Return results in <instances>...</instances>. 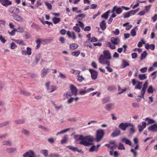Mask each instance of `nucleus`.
Returning a JSON list of instances; mask_svg holds the SVG:
<instances>
[{"instance_id": "de8ad7c7", "label": "nucleus", "mask_w": 157, "mask_h": 157, "mask_svg": "<svg viewBox=\"0 0 157 157\" xmlns=\"http://www.w3.org/2000/svg\"><path fill=\"white\" fill-rule=\"evenodd\" d=\"M69 128H67V129H64L63 130H62V131H60V132H59L57 134V135L59 134H61L65 133L66 132H67V131H68L69 130Z\"/></svg>"}, {"instance_id": "4be33fe9", "label": "nucleus", "mask_w": 157, "mask_h": 157, "mask_svg": "<svg viewBox=\"0 0 157 157\" xmlns=\"http://www.w3.org/2000/svg\"><path fill=\"white\" fill-rule=\"evenodd\" d=\"M121 141L124 142L126 144H128L130 146H132V144L131 141L126 138H123L121 140Z\"/></svg>"}, {"instance_id": "393cba45", "label": "nucleus", "mask_w": 157, "mask_h": 157, "mask_svg": "<svg viewBox=\"0 0 157 157\" xmlns=\"http://www.w3.org/2000/svg\"><path fill=\"white\" fill-rule=\"evenodd\" d=\"M78 47V44L75 43H72L70 44V48L71 50H75Z\"/></svg>"}, {"instance_id": "0eeeda50", "label": "nucleus", "mask_w": 157, "mask_h": 157, "mask_svg": "<svg viewBox=\"0 0 157 157\" xmlns=\"http://www.w3.org/2000/svg\"><path fill=\"white\" fill-rule=\"evenodd\" d=\"M117 144L114 141H111L109 144V148L110 147L111 149H116L117 147Z\"/></svg>"}, {"instance_id": "f3484780", "label": "nucleus", "mask_w": 157, "mask_h": 157, "mask_svg": "<svg viewBox=\"0 0 157 157\" xmlns=\"http://www.w3.org/2000/svg\"><path fill=\"white\" fill-rule=\"evenodd\" d=\"M49 70L48 68L46 69L45 68L42 70L41 72V76L42 78L44 77L46 75Z\"/></svg>"}, {"instance_id": "0e129e2a", "label": "nucleus", "mask_w": 157, "mask_h": 157, "mask_svg": "<svg viewBox=\"0 0 157 157\" xmlns=\"http://www.w3.org/2000/svg\"><path fill=\"white\" fill-rule=\"evenodd\" d=\"M49 157H59V156L58 154L52 153L49 155Z\"/></svg>"}, {"instance_id": "ddd939ff", "label": "nucleus", "mask_w": 157, "mask_h": 157, "mask_svg": "<svg viewBox=\"0 0 157 157\" xmlns=\"http://www.w3.org/2000/svg\"><path fill=\"white\" fill-rule=\"evenodd\" d=\"M121 131L118 129L115 130L111 134V136L113 137H115L119 136L121 134Z\"/></svg>"}, {"instance_id": "9d476101", "label": "nucleus", "mask_w": 157, "mask_h": 157, "mask_svg": "<svg viewBox=\"0 0 157 157\" xmlns=\"http://www.w3.org/2000/svg\"><path fill=\"white\" fill-rule=\"evenodd\" d=\"M67 35L69 38H71L73 40H75L76 37L75 33L73 32L68 31Z\"/></svg>"}, {"instance_id": "6ab92c4d", "label": "nucleus", "mask_w": 157, "mask_h": 157, "mask_svg": "<svg viewBox=\"0 0 157 157\" xmlns=\"http://www.w3.org/2000/svg\"><path fill=\"white\" fill-rule=\"evenodd\" d=\"M23 157H33V152L32 151H28L23 155Z\"/></svg>"}, {"instance_id": "1a4fd4ad", "label": "nucleus", "mask_w": 157, "mask_h": 157, "mask_svg": "<svg viewBox=\"0 0 157 157\" xmlns=\"http://www.w3.org/2000/svg\"><path fill=\"white\" fill-rule=\"evenodd\" d=\"M110 41L112 43L116 45H117L120 42V39L117 37H111Z\"/></svg>"}, {"instance_id": "c9c22d12", "label": "nucleus", "mask_w": 157, "mask_h": 157, "mask_svg": "<svg viewBox=\"0 0 157 157\" xmlns=\"http://www.w3.org/2000/svg\"><path fill=\"white\" fill-rule=\"evenodd\" d=\"M139 78L141 80H143L146 79L147 78V76L145 74H140L138 75Z\"/></svg>"}, {"instance_id": "79ce46f5", "label": "nucleus", "mask_w": 157, "mask_h": 157, "mask_svg": "<svg viewBox=\"0 0 157 157\" xmlns=\"http://www.w3.org/2000/svg\"><path fill=\"white\" fill-rule=\"evenodd\" d=\"M136 82H138V84L135 86V89H138L139 90H140L141 89V85L142 84V82H140L138 81Z\"/></svg>"}, {"instance_id": "c03bdc74", "label": "nucleus", "mask_w": 157, "mask_h": 157, "mask_svg": "<svg viewBox=\"0 0 157 157\" xmlns=\"http://www.w3.org/2000/svg\"><path fill=\"white\" fill-rule=\"evenodd\" d=\"M129 12H126L123 14V17L124 18H127L130 16Z\"/></svg>"}, {"instance_id": "6e6552de", "label": "nucleus", "mask_w": 157, "mask_h": 157, "mask_svg": "<svg viewBox=\"0 0 157 157\" xmlns=\"http://www.w3.org/2000/svg\"><path fill=\"white\" fill-rule=\"evenodd\" d=\"M70 89L73 94L75 96L77 95V90L76 86L72 84L70 86Z\"/></svg>"}, {"instance_id": "412c9836", "label": "nucleus", "mask_w": 157, "mask_h": 157, "mask_svg": "<svg viewBox=\"0 0 157 157\" xmlns=\"http://www.w3.org/2000/svg\"><path fill=\"white\" fill-rule=\"evenodd\" d=\"M145 48L147 49H150L153 50L155 49V46L153 44H147L145 45Z\"/></svg>"}, {"instance_id": "3c124183", "label": "nucleus", "mask_w": 157, "mask_h": 157, "mask_svg": "<svg viewBox=\"0 0 157 157\" xmlns=\"http://www.w3.org/2000/svg\"><path fill=\"white\" fill-rule=\"evenodd\" d=\"M67 140V138L66 136H65L61 140V143L63 144L66 142Z\"/></svg>"}, {"instance_id": "4c0bfd02", "label": "nucleus", "mask_w": 157, "mask_h": 157, "mask_svg": "<svg viewBox=\"0 0 157 157\" xmlns=\"http://www.w3.org/2000/svg\"><path fill=\"white\" fill-rule=\"evenodd\" d=\"M77 80L78 81L80 82H82V81L84 80V78L82 76H80L79 75V73L78 75L77 76Z\"/></svg>"}, {"instance_id": "20e7f679", "label": "nucleus", "mask_w": 157, "mask_h": 157, "mask_svg": "<svg viewBox=\"0 0 157 157\" xmlns=\"http://www.w3.org/2000/svg\"><path fill=\"white\" fill-rule=\"evenodd\" d=\"M123 10L121 7H118L117 6H115L113 7L112 10V12L114 13L115 12L117 14H119L122 12Z\"/></svg>"}, {"instance_id": "864d4df0", "label": "nucleus", "mask_w": 157, "mask_h": 157, "mask_svg": "<svg viewBox=\"0 0 157 157\" xmlns=\"http://www.w3.org/2000/svg\"><path fill=\"white\" fill-rule=\"evenodd\" d=\"M135 128L133 125H132L129 130V132L130 133H133L135 132Z\"/></svg>"}, {"instance_id": "f704fd0d", "label": "nucleus", "mask_w": 157, "mask_h": 157, "mask_svg": "<svg viewBox=\"0 0 157 157\" xmlns=\"http://www.w3.org/2000/svg\"><path fill=\"white\" fill-rule=\"evenodd\" d=\"M139 10V9H137L135 10H132L129 11V13L130 14V16L132 15H135L136 13L137 12H138Z\"/></svg>"}, {"instance_id": "6e6d98bb", "label": "nucleus", "mask_w": 157, "mask_h": 157, "mask_svg": "<svg viewBox=\"0 0 157 157\" xmlns=\"http://www.w3.org/2000/svg\"><path fill=\"white\" fill-rule=\"evenodd\" d=\"M153 90L152 86H150L147 89V92L149 93H152Z\"/></svg>"}, {"instance_id": "39448f33", "label": "nucleus", "mask_w": 157, "mask_h": 157, "mask_svg": "<svg viewBox=\"0 0 157 157\" xmlns=\"http://www.w3.org/2000/svg\"><path fill=\"white\" fill-rule=\"evenodd\" d=\"M91 74V76L92 79L95 80L97 78L98 72L95 70L90 69L89 70Z\"/></svg>"}, {"instance_id": "423d86ee", "label": "nucleus", "mask_w": 157, "mask_h": 157, "mask_svg": "<svg viewBox=\"0 0 157 157\" xmlns=\"http://www.w3.org/2000/svg\"><path fill=\"white\" fill-rule=\"evenodd\" d=\"M130 124L128 123H121L119 126V128L121 130L124 131L126 130V128Z\"/></svg>"}, {"instance_id": "f257e3e1", "label": "nucleus", "mask_w": 157, "mask_h": 157, "mask_svg": "<svg viewBox=\"0 0 157 157\" xmlns=\"http://www.w3.org/2000/svg\"><path fill=\"white\" fill-rule=\"evenodd\" d=\"M78 139L81 140L79 144H83L85 146H88L93 144V139L88 137L86 136L84 137L83 136H80Z\"/></svg>"}, {"instance_id": "49530a36", "label": "nucleus", "mask_w": 157, "mask_h": 157, "mask_svg": "<svg viewBox=\"0 0 157 157\" xmlns=\"http://www.w3.org/2000/svg\"><path fill=\"white\" fill-rule=\"evenodd\" d=\"M108 17V11H107L105 13L101 15V18H104L105 19H107Z\"/></svg>"}, {"instance_id": "5701e85b", "label": "nucleus", "mask_w": 157, "mask_h": 157, "mask_svg": "<svg viewBox=\"0 0 157 157\" xmlns=\"http://www.w3.org/2000/svg\"><path fill=\"white\" fill-rule=\"evenodd\" d=\"M110 155L111 156H113L114 157H118L119 155V153L117 151H109Z\"/></svg>"}, {"instance_id": "f03ea898", "label": "nucleus", "mask_w": 157, "mask_h": 157, "mask_svg": "<svg viewBox=\"0 0 157 157\" xmlns=\"http://www.w3.org/2000/svg\"><path fill=\"white\" fill-rule=\"evenodd\" d=\"M99 63L103 64H108V50L103 52V55H101L99 58Z\"/></svg>"}, {"instance_id": "09e8293b", "label": "nucleus", "mask_w": 157, "mask_h": 157, "mask_svg": "<svg viewBox=\"0 0 157 157\" xmlns=\"http://www.w3.org/2000/svg\"><path fill=\"white\" fill-rule=\"evenodd\" d=\"M60 33L61 34L64 35L65 34H67V31L65 29H62L60 30Z\"/></svg>"}, {"instance_id": "5fc2aeb1", "label": "nucleus", "mask_w": 157, "mask_h": 157, "mask_svg": "<svg viewBox=\"0 0 157 157\" xmlns=\"http://www.w3.org/2000/svg\"><path fill=\"white\" fill-rule=\"evenodd\" d=\"M3 145H8L10 146H11V144L10 143V142L9 141H4L3 142Z\"/></svg>"}, {"instance_id": "13d9d810", "label": "nucleus", "mask_w": 157, "mask_h": 157, "mask_svg": "<svg viewBox=\"0 0 157 157\" xmlns=\"http://www.w3.org/2000/svg\"><path fill=\"white\" fill-rule=\"evenodd\" d=\"M141 41H142V42H139L138 44V45H137L138 47L139 48H140L142 47V44H145V41H144L143 40H142V39L141 40Z\"/></svg>"}, {"instance_id": "4d7b16f0", "label": "nucleus", "mask_w": 157, "mask_h": 157, "mask_svg": "<svg viewBox=\"0 0 157 157\" xmlns=\"http://www.w3.org/2000/svg\"><path fill=\"white\" fill-rule=\"evenodd\" d=\"M131 34L132 36H135L136 35V31L135 29H132L131 31Z\"/></svg>"}, {"instance_id": "680f3d73", "label": "nucleus", "mask_w": 157, "mask_h": 157, "mask_svg": "<svg viewBox=\"0 0 157 157\" xmlns=\"http://www.w3.org/2000/svg\"><path fill=\"white\" fill-rule=\"evenodd\" d=\"M22 132L24 134L28 136L29 135V132L28 131L25 129H23L22 131Z\"/></svg>"}, {"instance_id": "b1692460", "label": "nucleus", "mask_w": 157, "mask_h": 157, "mask_svg": "<svg viewBox=\"0 0 157 157\" xmlns=\"http://www.w3.org/2000/svg\"><path fill=\"white\" fill-rule=\"evenodd\" d=\"M100 28L101 29L104 30L106 28V23L105 22V21H103L102 22H101L100 23Z\"/></svg>"}, {"instance_id": "c756f323", "label": "nucleus", "mask_w": 157, "mask_h": 157, "mask_svg": "<svg viewBox=\"0 0 157 157\" xmlns=\"http://www.w3.org/2000/svg\"><path fill=\"white\" fill-rule=\"evenodd\" d=\"M13 40L16 43L19 44L25 45L24 41L21 40Z\"/></svg>"}, {"instance_id": "dca6fc26", "label": "nucleus", "mask_w": 157, "mask_h": 157, "mask_svg": "<svg viewBox=\"0 0 157 157\" xmlns=\"http://www.w3.org/2000/svg\"><path fill=\"white\" fill-rule=\"evenodd\" d=\"M150 131H157V124H154L151 125L148 128Z\"/></svg>"}, {"instance_id": "e2e57ef3", "label": "nucleus", "mask_w": 157, "mask_h": 157, "mask_svg": "<svg viewBox=\"0 0 157 157\" xmlns=\"http://www.w3.org/2000/svg\"><path fill=\"white\" fill-rule=\"evenodd\" d=\"M53 105L55 107V108L56 109V110H58L59 109L62 108L63 107L62 105H59L58 106H57L56 104H55L54 103H53Z\"/></svg>"}, {"instance_id": "052dcab7", "label": "nucleus", "mask_w": 157, "mask_h": 157, "mask_svg": "<svg viewBox=\"0 0 157 157\" xmlns=\"http://www.w3.org/2000/svg\"><path fill=\"white\" fill-rule=\"evenodd\" d=\"M146 89L142 88L141 91V96H140V97H144V94L146 92Z\"/></svg>"}, {"instance_id": "7c9ffc66", "label": "nucleus", "mask_w": 157, "mask_h": 157, "mask_svg": "<svg viewBox=\"0 0 157 157\" xmlns=\"http://www.w3.org/2000/svg\"><path fill=\"white\" fill-rule=\"evenodd\" d=\"M98 151L97 147H96V146L95 145L93 146L89 149V151L90 152H93L94 151Z\"/></svg>"}, {"instance_id": "774afa93", "label": "nucleus", "mask_w": 157, "mask_h": 157, "mask_svg": "<svg viewBox=\"0 0 157 157\" xmlns=\"http://www.w3.org/2000/svg\"><path fill=\"white\" fill-rule=\"evenodd\" d=\"M147 70V68L146 67L142 68L140 69V71L142 73L146 72Z\"/></svg>"}, {"instance_id": "cd10ccee", "label": "nucleus", "mask_w": 157, "mask_h": 157, "mask_svg": "<svg viewBox=\"0 0 157 157\" xmlns=\"http://www.w3.org/2000/svg\"><path fill=\"white\" fill-rule=\"evenodd\" d=\"M52 20L54 24H56L60 21V19L59 18L54 17L52 18Z\"/></svg>"}, {"instance_id": "bb28decb", "label": "nucleus", "mask_w": 157, "mask_h": 157, "mask_svg": "<svg viewBox=\"0 0 157 157\" xmlns=\"http://www.w3.org/2000/svg\"><path fill=\"white\" fill-rule=\"evenodd\" d=\"M127 89L125 88L124 89H122L121 88V87L120 86H118V92L117 93L118 94H120L123 92L125 91Z\"/></svg>"}, {"instance_id": "ea45409f", "label": "nucleus", "mask_w": 157, "mask_h": 157, "mask_svg": "<svg viewBox=\"0 0 157 157\" xmlns=\"http://www.w3.org/2000/svg\"><path fill=\"white\" fill-rule=\"evenodd\" d=\"M73 29L78 33L80 32L81 29L78 26H74L73 28Z\"/></svg>"}, {"instance_id": "bf43d9fd", "label": "nucleus", "mask_w": 157, "mask_h": 157, "mask_svg": "<svg viewBox=\"0 0 157 157\" xmlns=\"http://www.w3.org/2000/svg\"><path fill=\"white\" fill-rule=\"evenodd\" d=\"M46 5L47 8L49 10H51L52 9V6L48 2H46L45 3Z\"/></svg>"}, {"instance_id": "4468645a", "label": "nucleus", "mask_w": 157, "mask_h": 157, "mask_svg": "<svg viewBox=\"0 0 157 157\" xmlns=\"http://www.w3.org/2000/svg\"><path fill=\"white\" fill-rule=\"evenodd\" d=\"M67 147L74 151H77L78 152L81 153L82 152V150L81 149H78L77 148L71 146H68Z\"/></svg>"}, {"instance_id": "37998d69", "label": "nucleus", "mask_w": 157, "mask_h": 157, "mask_svg": "<svg viewBox=\"0 0 157 157\" xmlns=\"http://www.w3.org/2000/svg\"><path fill=\"white\" fill-rule=\"evenodd\" d=\"M118 149L120 150H124L125 147H124L123 144L122 143H120L119 144V146H118Z\"/></svg>"}, {"instance_id": "a878e982", "label": "nucleus", "mask_w": 157, "mask_h": 157, "mask_svg": "<svg viewBox=\"0 0 157 157\" xmlns=\"http://www.w3.org/2000/svg\"><path fill=\"white\" fill-rule=\"evenodd\" d=\"M129 66V63H128L126 60H122V63L121 65L122 68H124L126 67Z\"/></svg>"}, {"instance_id": "338daca9", "label": "nucleus", "mask_w": 157, "mask_h": 157, "mask_svg": "<svg viewBox=\"0 0 157 157\" xmlns=\"http://www.w3.org/2000/svg\"><path fill=\"white\" fill-rule=\"evenodd\" d=\"M11 48L12 49H13L17 48V46L13 42L11 44Z\"/></svg>"}, {"instance_id": "a19ab883", "label": "nucleus", "mask_w": 157, "mask_h": 157, "mask_svg": "<svg viewBox=\"0 0 157 157\" xmlns=\"http://www.w3.org/2000/svg\"><path fill=\"white\" fill-rule=\"evenodd\" d=\"M80 54V52L79 51H74L71 52V54L72 55L76 57H78L79 55Z\"/></svg>"}, {"instance_id": "69168bd1", "label": "nucleus", "mask_w": 157, "mask_h": 157, "mask_svg": "<svg viewBox=\"0 0 157 157\" xmlns=\"http://www.w3.org/2000/svg\"><path fill=\"white\" fill-rule=\"evenodd\" d=\"M131 152L133 154V156L134 157H136L137 155V152L134 150L133 149H132L131 150Z\"/></svg>"}, {"instance_id": "a211bd4d", "label": "nucleus", "mask_w": 157, "mask_h": 157, "mask_svg": "<svg viewBox=\"0 0 157 157\" xmlns=\"http://www.w3.org/2000/svg\"><path fill=\"white\" fill-rule=\"evenodd\" d=\"M146 127V123L145 122H142V125H139L138 126L139 130L140 132H141L142 131L144 128Z\"/></svg>"}, {"instance_id": "58836bf2", "label": "nucleus", "mask_w": 157, "mask_h": 157, "mask_svg": "<svg viewBox=\"0 0 157 157\" xmlns=\"http://www.w3.org/2000/svg\"><path fill=\"white\" fill-rule=\"evenodd\" d=\"M25 121L24 120L21 119V120H16L15 121V124H23L24 122Z\"/></svg>"}, {"instance_id": "a18cd8bd", "label": "nucleus", "mask_w": 157, "mask_h": 157, "mask_svg": "<svg viewBox=\"0 0 157 157\" xmlns=\"http://www.w3.org/2000/svg\"><path fill=\"white\" fill-rule=\"evenodd\" d=\"M115 44L109 42V47L111 49H113L115 48Z\"/></svg>"}, {"instance_id": "f8f14e48", "label": "nucleus", "mask_w": 157, "mask_h": 157, "mask_svg": "<svg viewBox=\"0 0 157 157\" xmlns=\"http://www.w3.org/2000/svg\"><path fill=\"white\" fill-rule=\"evenodd\" d=\"M86 16L85 13H82L78 15H76L74 19L75 20H77L80 21L84 18Z\"/></svg>"}, {"instance_id": "7ed1b4c3", "label": "nucleus", "mask_w": 157, "mask_h": 157, "mask_svg": "<svg viewBox=\"0 0 157 157\" xmlns=\"http://www.w3.org/2000/svg\"><path fill=\"white\" fill-rule=\"evenodd\" d=\"M104 132L103 130L101 129L98 130L96 133V140L97 141H100L103 137Z\"/></svg>"}, {"instance_id": "c85d7f7f", "label": "nucleus", "mask_w": 157, "mask_h": 157, "mask_svg": "<svg viewBox=\"0 0 157 157\" xmlns=\"http://www.w3.org/2000/svg\"><path fill=\"white\" fill-rule=\"evenodd\" d=\"M147 55V53L146 51H144L141 54L140 60H142L145 59Z\"/></svg>"}, {"instance_id": "aec40b11", "label": "nucleus", "mask_w": 157, "mask_h": 157, "mask_svg": "<svg viewBox=\"0 0 157 157\" xmlns=\"http://www.w3.org/2000/svg\"><path fill=\"white\" fill-rule=\"evenodd\" d=\"M13 19L19 22H21L23 21V19L22 17L17 15H15L13 16Z\"/></svg>"}, {"instance_id": "72a5a7b5", "label": "nucleus", "mask_w": 157, "mask_h": 157, "mask_svg": "<svg viewBox=\"0 0 157 157\" xmlns=\"http://www.w3.org/2000/svg\"><path fill=\"white\" fill-rule=\"evenodd\" d=\"M16 150V149L15 148H10L6 149V151L8 153H11L13 152Z\"/></svg>"}, {"instance_id": "473e14b6", "label": "nucleus", "mask_w": 157, "mask_h": 157, "mask_svg": "<svg viewBox=\"0 0 157 157\" xmlns=\"http://www.w3.org/2000/svg\"><path fill=\"white\" fill-rule=\"evenodd\" d=\"M116 16L117 15L115 13H113L109 20V24H110L112 21L113 20V18H114L116 17Z\"/></svg>"}, {"instance_id": "2eb2a0df", "label": "nucleus", "mask_w": 157, "mask_h": 157, "mask_svg": "<svg viewBox=\"0 0 157 157\" xmlns=\"http://www.w3.org/2000/svg\"><path fill=\"white\" fill-rule=\"evenodd\" d=\"M0 2L4 6H7L11 4V2L8 0H1Z\"/></svg>"}, {"instance_id": "9b49d317", "label": "nucleus", "mask_w": 157, "mask_h": 157, "mask_svg": "<svg viewBox=\"0 0 157 157\" xmlns=\"http://www.w3.org/2000/svg\"><path fill=\"white\" fill-rule=\"evenodd\" d=\"M9 11L11 13H18L19 12V10L17 8L11 7L9 9Z\"/></svg>"}, {"instance_id": "e433bc0d", "label": "nucleus", "mask_w": 157, "mask_h": 157, "mask_svg": "<svg viewBox=\"0 0 157 157\" xmlns=\"http://www.w3.org/2000/svg\"><path fill=\"white\" fill-rule=\"evenodd\" d=\"M20 94L26 96H29L31 95V93L29 92L21 90L20 92Z\"/></svg>"}, {"instance_id": "2f4dec72", "label": "nucleus", "mask_w": 157, "mask_h": 157, "mask_svg": "<svg viewBox=\"0 0 157 157\" xmlns=\"http://www.w3.org/2000/svg\"><path fill=\"white\" fill-rule=\"evenodd\" d=\"M41 153L44 156L47 157L48 155V151L47 150H42L41 151Z\"/></svg>"}, {"instance_id": "603ef678", "label": "nucleus", "mask_w": 157, "mask_h": 157, "mask_svg": "<svg viewBox=\"0 0 157 157\" xmlns=\"http://www.w3.org/2000/svg\"><path fill=\"white\" fill-rule=\"evenodd\" d=\"M9 123V122L8 121H6L5 122H4L1 123L0 124V127H2L4 126H6L7 125H8Z\"/></svg>"}, {"instance_id": "8fccbe9b", "label": "nucleus", "mask_w": 157, "mask_h": 157, "mask_svg": "<svg viewBox=\"0 0 157 157\" xmlns=\"http://www.w3.org/2000/svg\"><path fill=\"white\" fill-rule=\"evenodd\" d=\"M27 55H30L31 54L32 52H31V49L29 47H27Z\"/></svg>"}]
</instances>
